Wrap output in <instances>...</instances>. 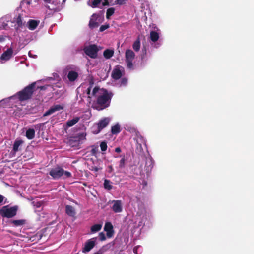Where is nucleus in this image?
<instances>
[{"label": "nucleus", "mask_w": 254, "mask_h": 254, "mask_svg": "<svg viewBox=\"0 0 254 254\" xmlns=\"http://www.w3.org/2000/svg\"><path fill=\"white\" fill-rule=\"evenodd\" d=\"M92 95L96 98L95 108L100 111L110 106L113 94L106 89L96 86L93 89Z\"/></svg>", "instance_id": "obj_1"}, {"label": "nucleus", "mask_w": 254, "mask_h": 254, "mask_svg": "<svg viewBox=\"0 0 254 254\" xmlns=\"http://www.w3.org/2000/svg\"><path fill=\"white\" fill-rule=\"evenodd\" d=\"M35 86L36 82H33L25 87L21 91L17 92L16 96H17L18 100L20 101H24L31 98L34 91Z\"/></svg>", "instance_id": "obj_2"}, {"label": "nucleus", "mask_w": 254, "mask_h": 254, "mask_svg": "<svg viewBox=\"0 0 254 254\" xmlns=\"http://www.w3.org/2000/svg\"><path fill=\"white\" fill-rule=\"evenodd\" d=\"M49 175L52 177L54 179H58L63 175H64L63 177L64 179L72 177V174L70 172L67 171H64L62 168L59 166L51 169L49 172Z\"/></svg>", "instance_id": "obj_3"}, {"label": "nucleus", "mask_w": 254, "mask_h": 254, "mask_svg": "<svg viewBox=\"0 0 254 254\" xmlns=\"http://www.w3.org/2000/svg\"><path fill=\"white\" fill-rule=\"evenodd\" d=\"M17 210V206L11 207L9 205L4 206L0 209V215L3 217L10 218L16 215Z\"/></svg>", "instance_id": "obj_4"}, {"label": "nucleus", "mask_w": 254, "mask_h": 254, "mask_svg": "<svg viewBox=\"0 0 254 254\" xmlns=\"http://www.w3.org/2000/svg\"><path fill=\"white\" fill-rule=\"evenodd\" d=\"M100 50L99 47L95 44H91L85 46L83 51L85 54L92 59H96L98 57V52Z\"/></svg>", "instance_id": "obj_5"}, {"label": "nucleus", "mask_w": 254, "mask_h": 254, "mask_svg": "<svg viewBox=\"0 0 254 254\" xmlns=\"http://www.w3.org/2000/svg\"><path fill=\"white\" fill-rule=\"evenodd\" d=\"M110 120L108 118H104L101 119L97 124L96 125H94L92 127V132L95 134H97L100 132V131L109 123Z\"/></svg>", "instance_id": "obj_6"}, {"label": "nucleus", "mask_w": 254, "mask_h": 254, "mask_svg": "<svg viewBox=\"0 0 254 254\" xmlns=\"http://www.w3.org/2000/svg\"><path fill=\"white\" fill-rule=\"evenodd\" d=\"M134 52L130 49H127L125 52V61L127 64V67L129 69H132L133 65L132 61L135 58Z\"/></svg>", "instance_id": "obj_7"}, {"label": "nucleus", "mask_w": 254, "mask_h": 254, "mask_svg": "<svg viewBox=\"0 0 254 254\" xmlns=\"http://www.w3.org/2000/svg\"><path fill=\"white\" fill-rule=\"evenodd\" d=\"M13 23H15V29L17 31L25 27L27 24L22 15L19 14L13 18Z\"/></svg>", "instance_id": "obj_8"}, {"label": "nucleus", "mask_w": 254, "mask_h": 254, "mask_svg": "<svg viewBox=\"0 0 254 254\" xmlns=\"http://www.w3.org/2000/svg\"><path fill=\"white\" fill-rule=\"evenodd\" d=\"M124 73V68L121 65H118L113 69L111 76L114 80H118L122 77Z\"/></svg>", "instance_id": "obj_9"}, {"label": "nucleus", "mask_w": 254, "mask_h": 254, "mask_svg": "<svg viewBox=\"0 0 254 254\" xmlns=\"http://www.w3.org/2000/svg\"><path fill=\"white\" fill-rule=\"evenodd\" d=\"M96 238L88 240L85 243L84 247L82 249L83 253H87L92 249L95 245Z\"/></svg>", "instance_id": "obj_10"}, {"label": "nucleus", "mask_w": 254, "mask_h": 254, "mask_svg": "<svg viewBox=\"0 0 254 254\" xmlns=\"http://www.w3.org/2000/svg\"><path fill=\"white\" fill-rule=\"evenodd\" d=\"M13 51L12 48H8L0 56V59L7 61L12 57Z\"/></svg>", "instance_id": "obj_11"}, {"label": "nucleus", "mask_w": 254, "mask_h": 254, "mask_svg": "<svg viewBox=\"0 0 254 254\" xmlns=\"http://www.w3.org/2000/svg\"><path fill=\"white\" fill-rule=\"evenodd\" d=\"M104 231L107 232V236L108 238H111L114 234L113 226L110 222H106L105 224Z\"/></svg>", "instance_id": "obj_12"}, {"label": "nucleus", "mask_w": 254, "mask_h": 254, "mask_svg": "<svg viewBox=\"0 0 254 254\" xmlns=\"http://www.w3.org/2000/svg\"><path fill=\"white\" fill-rule=\"evenodd\" d=\"M24 141L20 139H16L13 145L12 152L15 154L17 152L20 150L21 146L23 144Z\"/></svg>", "instance_id": "obj_13"}, {"label": "nucleus", "mask_w": 254, "mask_h": 254, "mask_svg": "<svg viewBox=\"0 0 254 254\" xmlns=\"http://www.w3.org/2000/svg\"><path fill=\"white\" fill-rule=\"evenodd\" d=\"M112 210L115 213H119L122 211V203L120 200H113Z\"/></svg>", "instance_id": "obj_14"}, {"label": "nucleus", "mask_w": 254, "mask_h": 254, "mask_svg": "<svg viewBox=\"0 0 254 254\" xmlns=\"http://www.w3.org/2000/svg\"><path fill=\"white\" fill-rule=\"evenodd\" d=\"M63 109V107L60 105H54L44 114L43 116H47L50 115L55 112L60 111Z\"/></svg>", "instance_id": "obj_15"}, {"label": "nucleus", "mask_w": 254, "mask_h": 254, "mask_svg": "<svg viewBox=\"0 0 254 254\" xmlns=\"http://www.w3.org/2000/svg\"><path fill=\"white\" fill-rule=\"evenodd\" d=\"M78 76L79 74L78 72L74 70L69 71L67 74V77L70 82L75 81L77 79Z\"/></svg>", "instance_id": "obj_16"}, {"label": "nucleus", "mask_w": 254, "mask_h": 254, "mask_svg": "<svg viewBox=\"0 0 254 254\" xmlns=\"http://www.w3.org/2000/svg\"><path fill=\"white\" fill-rule=\"evenodd\" d=\"M39 23V20L29 19L26 23V26L29 30H34L37 27Z\"/></svg>", "instance_id": "obj_17"}, {"label": "nucleus", "mask_w": 254, "mask_h": 254, "mask_svg": "<svg viewBox=\"0 0 254 254\" xmlns=\"http://www.w3.org/2000/svg\"><path fill=\"white\" fill-rule=\"evenodd\" d=\"M65 212L68 216L72 217L74 216L76 214L74 207L69 205L65 206Z\"/></svg>", "instance_id": "obj_18"}, {"label": "nucleus", "mask_w": 254, "mask_h": 254, "mask_svg": "<svg viewBox=\"0 0 254 254\" xmlns=\"http://www.w3.org/2000/svg\"><path fill=\"white\" fill-rule=\"evenodd\" d=\"M35 131L34 129L29 128L26 131V136L28 139H32L34 138Z\"/></svg>", "instance_id": "obj_19"}, {"label": "nucleus", "mask_w": 254, "mask_h": 254, "mask_svg": "<svg viewBox=\"0 0 254 254\" xmlns=\"http://www.w3.org/2000/svg\"><path fill=\"white\" fill-rule=\"evenodd\" d=\"M159 38L158 33L155 31H151L150 33V40L153 42H156Z\"/></svg>", "instance_id": "obj_20"}, {"label": "nucleus", "mask_w": 254, "mask_h": 254, "mask_svg": "<svg viewBox=\"0 0 254 254\" xmlns=\"http://www.w3.org/2000/svg\"><path fill=\"white\" fill-rule=\"evenodd\" d=\"M80 120V117H76L72 119V120H70L67 121L66 125L68 127H72V126L76 124L77 123L79 122Z\"/></svg>", "instance_id": "obj_21"}, {"label": "nucleus", "mask_w": 254, "mask_h": 254, "mask_svg": "<svg viewBox=\"0 0 254 254\" xmlns=\"http://www.w3.org/2000/svg\"><path fill=\"white\" fill-rule=\"evenodd\" d=\"M114 53V50L106 49L103 52V56L106 59H109L113 56Z\"/></svg>", "instance_id": "obj_22"}, {"label": "nucleus", "mask_w": 254, "mask_h": 254, "mask_svg": "<svg viewBox=\"0 0 254 254\" xmlns=\"http://www.w3.org/2000/svg\"><path fill=\"white\" fill-rule=\"evenodd\" d=\"M121 132L120 126L117 124L112 127L111 132L113 134H117Z\"/></svg>", "instance_id": "obj_23"}, {"label": "nucleus", "mask_w": 254, "mask_h": 254, "mask_svg": "<svg viewBox=\"0 0 254 254\" xmlns=\"http://www.w3.org/2000/svg\"><path fill=\"white\" fill-rule=\"evenodd\" d=\"M11 223L15 226H22L26 223V220L24 219L14 220L11 221Z\"/></svg>", "instance_id": "obj_24"}, {"label": "nucleus", "mask_w": 254, "mask_h": 254, "mask_svg": "<svg viewBox=\"0 0 254 254\" xmlns=\"http://www.w3.org/2000/svg\"><path fill=\"white\" fill-rule=\"evenodd\" d=\"M134 51H138L140 50V39L138 37L136 40L133 43L132 45Z\"/></svg>", "instance_id": "obj_25"}, {"label": "nucleus", "mask_w": 254, "mask_h": 254, "mask_svg": "<svg viewBox=\"0 0 254 254\" xmlns=\"http://www.w3.org/2000/svg\"><path fill=\"white\" fill-rule=\"evenodd\" d=\"M102 228V225L100 224H96L93 225L91 228V231L92 232H96L100 231Z\"/></svg>", "instance_id": "obj_26"}, {"label": "nucleus", "mask_w": 254, "mask_h": 254, "mask_svg": "<svg viewBox=\"0 0 254 254\" xmlns=\"http://www.w3.org/2000/svg\"><path fill=\"white\" fill-rule=\"evenodd\" d=\"M98 26L99 24L95 20L93 19H90L89 23V26L90 28L93 29L95 27H97Z\"/></svg>", "instance_id": "obj_27"}, {"label": "nucleus", "mask_w": 254, "mask_h": 254, "mask_svg": "<svg viewBox=\"0 0 254 254\" xmlns=\"http://www.w3.org/2000/svg\"><path fill=\"white\" fill-rule=\"evenodd\" d=\"M115 12V8L111 7L107 9L106 12V18L109 19Z\"/></svg>", "instance_id": "obj_28"}, {"label": "nucleus", "mask_w": 254, "mask_h": 254, "mask_svg": "<svg viewBox=\"0 0 254 254\" xmlns=\"http://www.w3.org/2000/svg\"><path fill=\"white\" fill-rule=\"evenodd\" d=\"M110 181L105 179L104 183V187L105 189L111 190L112 189V186L110 184Z\"/></svg>", "instance_id": "obj_29"}, {"label": "nucleus", "mask_w": 254, "mask_h": 254, "mask_svg": "<svg viewBox=\"0 0 254 254\" xmlns=\"http://www.w3.org/2000/svg\"><path fill=\"white\" fill-rule=\"evenodd\" d=\"M86 133H79L77 137H74V138H77L78 141L84 140L86 139Z\"/></svg>", "instance_id": "obj_30"}, {"label": "nucleus", "mask_w": 254, "mask_h": 254, "mask_svg": "<svg viewBox=\"0 0 254 254\" xmlns=\"http://www.w3.org/2000/svg\"><path fill=\"white\" fill-rule=\"evenodd\" d=\"M100 148L102 151H105L107 149V144L105 141H103L100 144Z\"/></svg>", "instance_id": "obj_31"}, {"label": "nucleus", "mask_w": 254, "mask_h": 254, "mask_svg": "<svg viewBox=\"0 0 254 254\" xmlns=\"http://www.w3.org/2000/svg\"><path fill=\"white\" fill-rule=\"evenodd\" d=\"M125 156H124L120 161L119 168H124L125 167Z\"/></svg>", "instance_id": "obj_32"}, {"label": "nucleus", "mask_w": 254, "mask_h": 254, "mask_svg": "<svg viewBox=\"0 0 254 254\" xmlns=\"http://www.w3.org/2000/svg\"><path fill=\"white\" fill-rule=\"evenodd\" d=\"M101 1L102 0H93L91 6L93 8L97 7L98 5L101 3Z\"/></svg>", "instance_id": "obj_33"}, {"label": "nucleus", "mask_w": 254, "mask_h": 254, "mask_svg": "<svg viewBox=\"0 0 254 254\" xmlns=\"http://www.w3.org/2000/svg\"><path fill=\"white\" fill-rule=\"evenodd\" d=\"M127 0H116L115 3L116 4L121 5L125 4Z\"/></svg>", "instance_id": "obj_34"}, {"label": "nucleus", "mask_w": 254, "mask_h": 254, "mask_svg": "<svg viewBox=\"0 0 254 254\" xmlns=\"http://www.w3.org/2000/svg\"><path fill=\"white\" fill-rule=\"evenodd\" d=\"M99 237L100 240H101L102 241H105L106 239L105 235L103 232H100L99 234Z\"/></svg>", "instance_id": "obj_35"}, {"label": "nucleus", "mask_w": 254, "mask_h": 254, "mask_svg": "<svg viewBox=\"0 0 254 254\" xmlns=\"http://www.w3.org/2000/svg\"><path fill=\"white\" fill-rule=\"evenodd\" d=\"M109 27V24L103 25L100 27V31L103 32L107 29Z\"/></svg>", "instance_id": "obj_36"}, {"label": "nucleus", "mask_w": 254, "mask_h": 254, "mask_svg": "<svg viewBox=\"0 0 254 254\" xmlns=\"http://www.w3.org/2000/svg\"><path fill=\"white\" fill-rule=\"evenodd\" d=\"M127 79L126 78H123L121 80V84L123 86H125L127 85Z\"/></svg>", "instance_id": "obj_37"}, {"label": "nucleus", "mask_w": 254, "mask_h": 254, "mask_svg": "<svg viewBox=\"0 0 254 254\" xmlns=\"http://www.w3.org/2000/svg\"><path fill=\"white\" fill-rule=\"evenodd\" d=\"M103 6H109L110 5L108 0H104V2L102 3Z\"/></svg>", "instance_id": "obj_38"}, {"label": "nucleus", "mask_w": 254, "mask_h": 254, "mask_svg": "<svg viewBox=\"0 0 254 254\" xmlns=\"http://www.w3.org/2000/svg\"><path fill=\"white\" fill-rule=\"evenodd\" d=\"M71 69V67L70 66H67L65 69H64V73H66L67 71Z\"/></svg>", "instance_id": "obj_39"}, {"label": "nucleus", "mask_w": 254, "mask_h": 254, "mask_svg": "<svg viewBox=\"0 0 254 254\" xmlns=\"http://www.w3.org/2000/svg\"><path fill=\"white\" fill-rule=\"evenodd\" d=\"M139 248V246H135L133 249V252L136 254H137V249H138Z\"/></svg>", "instance_id": "obj_40"}, {"label": "nucleus", "mask_w": 254, "mask_h": 254, "mask_svg": "<svg viewBox=\"0 0 254 254\" xmlns=\"http://www.w3.org/2000/svg\"><path fill=\"white\" fill-rule=\"evenodd\" d=\"M113 171V168L112 165L108 166V172L111 173Z\"/></svg>", "instance_id": "obj_41"}, {"label": "nucleus", "mask_w": 254, "mask_h": 254, "mask_svg": "<svg viewBox=\"0 0 254 254\" xmlns=\"http://www.w3.org/2000/svg\"><path fill=\"white\" fill-rule=\"evenodd\" d=\"M4 199V197L3 195L0 194V204L3 202Z\"/></svg>", "instance_id": "obj_42"}, {"label": "nucleus", "mask_w": 254, "mask_h": 254, "mask_svg": "<svg viewBox=\"0 0 254 254\" xmlns=\"http://www.w3.org/2000/svg\"><path fill=\"white\" fill-rule=\"evenodd\" d=\"M23 2L26 3L27 5H30L31 4V0H24Z\"/></svg>", "instance_id": "obj_43"}, {"label": "nucleus", "mask_w": 254, "mask_h": 254, "mask_svg": "<svg viewBox=\"0 0 254 254\" xmlns=\"http://www.w3.org/2000/svg\"><path fill=\"white\" fill-rule=\"evenodd\" d=\"M91 90V86H89V87L87 89V94L88 95H90V94Z\"/></svg>", "instance_id": "obj_44"}, {"label": "nucleus", "mask_w": 254, "mask_h": 254, "mask_svg": "<svg viewBox=\"0 0 254 254\" xmlns=\"http://www.w3.org/2000/svg\"><path fill=\"white\" fill-rule=\"evenodd\" d=\"M5 40V37L3 36H0V42H2Z\"/></svg>", "instance_id": "obj_45"}, {"label": "nucleus", "mask_w": 254, "mask_h": 254, "mask_svg": "<svg viewBox=\"0 0 254 254\" xmlns=\"http://www.w3.org/2000/svg\"><path fill=\"white\" fill-rule=\"evenodd\" d=\"M115 152L117 153H120L121 152V149L120 147H117L115 148Z\"/></svg>", "instance_id": "obj_46"}, {"label": "nucleus", "mask_w": 254, "mask_h": 254, "mask_svg": "<svg viewBox=\"0 0 254 254\" xmlns=\"http://www.w3.org/2000/svg\"><path fill=\"white\" fill-rule=\"evenodd\" d=\"M89 84H90V86H91V88H92L94 84V82H93V80H90Z\"/></svg>", "instance_id": "obj_47"}, {"label": "nucleus", "mask_w": 254, "mask_h": 254, "mask_svg": "<svg viewBox=\"0 0 254 254\" xmlns=\"http://www.w3.org/2000/svg\"><path fill=\"white\" fill-rule=\"evenodd\" d=\"M43 0L46 3H50L52 1V0Z\"/></svg>", "instance_id": "obj_48"}, {"label": "nucleus", "mask_w": 254, "mask_h": 254, "mask_svg": "<svg viewBox=\"0 0 254 254\" xmlns=\"http://www.w3.org/2000/svg\"><path fill=\"white\" fill-rule=\"evenodd\" d=\"M91 152L92 153V154H94L96 153V149L93 148L91 150Z\"/></svg>", "instance_id": "obj_49"}, {"label": "nucleus", "mask_w": 254, "mask_h": 254, "mask_svg": "<svg viewBox=\"0 0 254 254\" xmlns=\"http://www.w3.org/2000/svg\"><path fill=\"white\" fill-rule=\"evenodd\" d=\"M33 237H31V238H29V240H31V241H34V239H32Z\"/></svg>", "instance_id": "obj_50"}, {"label": "nucleus", "mask_w": 254, "mask_h": 254, "mask_svg": "<svg viewBox=\"0 0 254 254\" xmlns=\"http://www.w3.org/2000/svg\"><path fill=\"white\" fill-rule=\"evenodd\" d=\"M66 0H63V3H64L65 2Z\"/></svg>", "instance_id": "obj_51"}, {"label": "nucleus", "mask_w": 254, "mask_h": 254, "mask_svg": "<svg viewBox=\"0 0 254 254\" xmlns=\"http://www.w3.org/2000/svg\"><path fill=\"white\" fill-rule=\"evenodd\" d=\"M95 171H98V169H97V168H95Z\"/></svg>", "instance_id": "obj_52"}]
</instances>
